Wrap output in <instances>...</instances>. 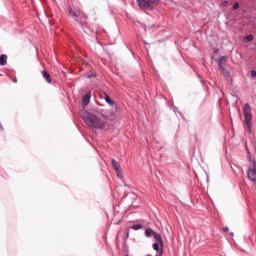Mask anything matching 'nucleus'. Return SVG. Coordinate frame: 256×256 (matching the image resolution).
Returning a JSON list of instances; mask_svg holds the SVG:
<instances>
[{
    "instance_id": "nucleus-2",
    "label": "nucleus",
    "mask_w": 256,
    "mask_h": 256,
    "mask_svg": "<svg viewBox=\"0 0 256 256\" xmlns=\"http://www.w3.org/2000/svg\"><path fill=\"white\" fill-rule=\"evenodd\" d=\"M138 6L144 11H151L159 5V0H136Z\"/></svg>"
},
{
    "instance_id": "nucleus-20",
    "label": "nucleus",
    "mask_w": 256,
    "mask_h": 256,
    "mask_svg": "<svg viewBox=\"0 0 256 256\" xmlns=\"http://www.w3.org/2000/svg\"><path fill=\"white\" fill-rule=\"evenodd\" d=\"M116 173H117V177H119V179H121L122 178L121 171L120 172H116Z\"/></svg>"
},
{
    "instance_id": "nucleus-1",
    "label": "nucleus",
    "mask_w": 256,
    "mask_h": 256,
    "mask_svg": "<svg viewBox=\"0 0 256 256\" xmlns=\"http://www.w3.org/2000/svg\"><path fill=\"white\" fill-rule=\"evenodd\" d=\"M81 117L91 129H103L105 127V122L103 120L87 111L81 112Z\"/></svg>"
},
{
    "instance_id": "nucleus-18",
    "label": "nucleus",
    "mask_w": 256,
    "mask_h": 256,
    "mask_svg": "<svg viewBox=\"0 0 256 256\" xmlns=\"http://www.w3.org/2000/svg\"><path fill=\"white\" fill-rule=\"evenodd\" d=\"M251 76H252V77H255V76H256V71H255V70H252V71H251Z\"/></svg>"
},
{
    "instance_id": "nucleus-12",
    "label": "nucleus",
    "mask_w": 256,
    "mask_h": 256,
    "mask_svg": "<svg viewBox=\"0 0 256 256\" xmlns=\"http://www.w3.org/2000/svg\"><path fill=\"white\" fill-rule=\"evenodd\" d=\"M42 75H43L44 79L47 81V83H51V75L48 74L47 71H42Z\"/></svg>"
},
{
    "instance_id": "nucleus-15",
    "label": "nucleus",
    "mask_w": 256,
    "mask_h": 256,
    "mask_svg": "<svg viewBox=\"0 0 256 256\" xmlns=\"http://www.w3.org/2000/svg\"><path fill=\"white\" fill-rule=\"evenodd\" d=\"M253 39H255V37L253 36V35H247L246 37H245V41H248V42H251V41H253Z\"/></svg>"
},
{
    "instance_id": "nucleus-17",
    "label": "nucleus",
    "mask_w": 256,
    "mask_h": 256,
    "mask_svg": "<svg viewBox=\"0 0 256 256\" xmlns=\"http://www.w3.org/2000/svg\"><path fill=\"white\" fill-rule=\"evenodd\" d=\"M233 9H234V10L239 9V3H235V4L233 5Z\"/></svg>"
},
{
    "instance_id": "nucleus-3",
    "label": "nucleus",
    "mask_w": 256,
    "mask_h": 256,
    "mask_svg": "<svg viewBox=\"0 0 256 256\" xmlns=\"http://www.w3.org/2000/svg\"><path fill=\"white\" fill-rule=\"evenodd\" d=\"M243 111H244L246 129L248 130V133H251L252 131L251 121L253 119V115L251 114V106H249V104H244Z\"/></svg>"
},
{
    "instance_id": "nucleus-19",
    "label": "nucleus",
    "mask_w": 256,
    "mask_h": 256,
    "mask_svg": "<svg viewBox=\"0 0 256 256\" xmlns=\"http://www.w3.org/2000/svg\"><path fill=\"white\" fill-rule=\"evenodd\" d=\"M223 231H224L225 233H227V232L229 231V227H224V228H223Z\"/></svg>"
},
{
    "instance_id": "nucleus-22",
    "label": "nucleus",
    "mask_w": 256,
    "mask_h": 256,
    "mask_svg": "<svg viewBox=\"0 0 256 256\" xmlns=\"http://www.w3.org/2000/svg\"><path fill=\"white\" fill-rule=\"evenodd\" d=\"M3 129V127L1 126V124H0V131Z\"/></svg>"
},
{
    "instance_id": "nucleus-8",
    "label": "nucleus",
    "mask_w": 256,
    "mask_h": 256,
    "mask_svg": "<svg viewBox=\"0 0 256 256\" xmlns=\"http://www.w3.org/2000/svg\"><path fill=\"white\" fill-rule=\"evenodd\" d=\"M227 62V58L225 56L221 57L218 60V65L222 71H225V63Z\"/></svg>"
},
{
    "instance_id": "nucleus-7",
    "label": "nucleus",
    "mask_w": 256,
    "mask_h": 256,
    "mask_svg": "<svg viewBox=\"0 0 256 256\" xmlns=\"http://www.w3.org/2000/svg\"><path fill=\"white\" fill-rule=\"evenodd\" d=\"M89 103H91V94H85V96L82 98V106L87 107Z\"/></svg>"
},
{
    "instance_id": "nucleus-16",
    "label": "nucleus",
    "mask_w": 256,
    "mask_h": 256,
    "mask_svg": "<svg viewBox=\"0 0 256 256\" xmlns=\"http://www.w3.org/2000/svg\"><path fill=\"white\" fill-rule=\"evenodd\" d=\"M154 251H159V242L153 244Z\"/></svg>"
},
{
    "instance_id": "nucleus-10",
    "label": "nucleus",
    "mask_w": 256,
    "mask_h": 256,
    "mask_svg": "<svg viewBox=\"0 0 256 256\" xmlns=\"http://www.w3.org/2000/svg\"><path fill=\"white\" fill-rule=\"evenodd\" d=\"M153 237L157 241V243H159V245L163 247V239L161 238V234L154 232Z\"/></svg>"
},
{
    "instance_id": "nucleus-4",
    "label": "nucleus",
    "mask_w": 256,
    "mask_h": 256,
    "mask_svg": "<svg viewBox=\"0 0 256 256\" xmlns=\"http://www.w3.org/2000/svg\"><path fill=\"white\" fill-rule=\"evenodd\" d=\"M250 161L252 163V168L248 169V179H250V181H253V183H256V163L255 160H251Z\"/></svg>"
},
{
    "instance_id": "nucleus-6",
    "label": "nucleus",
    "mask_w": 256,
    "mask_h": 256,
    "mask_svg": "<svg viewBox=\"0 0 256 256\" xmlns=\"http://www.w3.org/2000/svg\"><path fill=\"white\" fill-rule=\"evenodd\" d=\"M111 165L113 169L116 171V173H121V165L119 164V162H117L115 159H112Z\"/></svg>"
},
{
    "instance_id": "nucleus-9",
    "label": "nucleus",
    "mask_w": 256,
    "mask_h": 256,
    "mask_svg": "<svg viewBox=\"0 0 256 256\" xmlns=\"http://www.w3.org/2000/svg\"><path fill=\"white\" fill-rule=\"evenodd\" d=\"M102 97H103V99H105V101H106V103H108V105H110L111 107H113L114 102H113V100H111V97H109V96L107 95V93L103 92Z\"/></svg>"
},
{
    "instance_id": "nucleus-5",
    "label": "nucleus",
    "mask_w": 256,
    "mask_h": 256,
    "mask_svg": "<svg viewBox=\"0 0 256 256\" xmlns=\"http://www.w3.org/2000/svg\"><path fill=\"white\" fill-rule=\"evenodd\" d=\"M69 15L70 17H73V19H77L78 17H81V10L77 8H70Z\"/></svg>"
},
{
    "instance_id": "nucleus-21",
    "label": "nucleus",
    "mask_w": 256,
    "mask_h": 256,
    "mask_svg": "<svg viewBox=\"0 0 256 256\" xmlns=\"http://www.w3.org/2000/svg\"><path fill=\"white\" fill-rule=\"evenodd\" d=\"M160 255H163V250H160Z\"/></svg>"
},
{
    "instance_id": "nucleus-13",
    "label": "nucleus",
    "mask_w": 256,
    "mask_h": 256,
    "mask_svg": "<svg viewBox=\"0 0 256 256\" xmlns=\"http://www.w3.org/2000/svg\"><path fill=\"white\" fill-rule=\"evenodd\" d=\"M154 233H155V231H153V229H151V228H147L145 230L146 237H152L154 235Z\"/></svg>"
},
{
    "instance_id": "nucleus-11",
    "label": "nucleus",
    "mask_w": 256,
    "mask_h": 256,
    "mask_svg": "<svg viewBox=\"0 0 256 256\" xmlns=\"http://www.w3.org/2000/svg\"><path fill=\"white\" fill-rule=\"evenodd\" d=\"M0 65H2V66L7 65V55L2 54L0 56Z\"/></svg>"
},
{
    "instance_id": "nucleus-14",
    "label": "nucleus",
    "mask_w": 256,
    "mask_h": 256,
    "mask_svg": "<svg viewBox=\"0 0 256 256\" xmlns=\"http://www.w3.org/2000/svg\"><path fill=\"white\" fill-rule=\"evenodd\" d=\"M132 229H134V231H139V229H143V225H141V224L133 225Z\"/></svg>"
}]
</instances>
